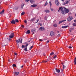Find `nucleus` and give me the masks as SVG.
<instances>
[{
	"label": "nucleus",
	"instance_id": "1a4fd4ad",
	"mask_svg": "<svg viewBox=\"0 0 76 76\" xmlns=\"http://www.w3.org/2000/svg\"><path fill=\"white\" fill-rule=\"evenodd\" d=\"M19 73L18 72H14V75H19Z\"/></svg>",
	"mask_w": 76,
	"mask_h": 76
},
{
	"label": "nucleus",
	"instance_id": "3c124183",
	"mask_svg": "<svg viewBox=\"0 0 76 76\" xmlns=\"http://www.w3.org/2000/svg\"><path fill=\"white\" fill-rule=\"evenodd\" d=\"M44 62H45V61H42V63H44Z\"/></svg>",
	"mask_w": 76,
	"mask_h": 76
},
{
	"label": "nucleus",
	"instance_id": "09e8293b",
	"mask_svg": "<svg viewBox=\"0 0 76 76\" xmlns=\"http://www.w3.org/2000/svg\"><path fill=\"white\" fill-rule=\"evenodd\" d=\"M14 54L15 55H17V53H15Z\"/></svg>",
	"mask_w": 76,
	"mask_h": 76
},
{
	"label": "nucleus",
	"instance_id": "7ed1b4c3",
	"mask_svg": "<svg viewBox=\"0 0 76 76\" xmlns=\"http://www.w3.org/2000/svg\"><path fill=\"white\" fill-rule=\"evenodd\" d=\"M50 35L51 37H53V36H54L55 35V33L53 31H51Z\"/></svg>",
	"mask_w": 76,
	"mask_h": 76
},
{
	"label": "nucleus",
	"instance_id": "a878e982",
	"mask_svg": "<svg viewBox=\"0 0 76 76\" xmlns=\"http://www.w3.org/2000/svg\"><path fill=\"white\" fill-rule=\"evenodd\" d=\"M47 4H48V3H47V1L45 4L44 6H46V5H47Z\"/></svg>",
	"mask_w": 76,
	"mask_h": 76
},
{
	"label": "nucleus",
	"instance_id": "864d4df0",
	"mask_svg": "<svg viewBox=\"0 0 76 76\" xmlns=\"http://www.w3.org/2000/svg\"><path fill=\"white\" fill-rule=\"evenodd\" d=\"M74 22H76V20H74Z\"/></svg>",
	"mask_w": 76,
	"mask_h": 76
},
{
	"label": "nucleus",
	"instance_id": "ea45409f",
	"mask_svg": "<svg viewBox=\"0 0 76 76\" xmlns=\"http://www.w3.org/2000/svg\"><path fill=\"white\" fill-rule=\"evenodd\" d=\"M21 26L22 27V28H24V25H21Z\"/></svg>",
	"mask_w": 76,
	"mask_h": 76
},
{
	"label": "nucleus",
	"instance_id": "a211bd4d",
	"mask_svg": "<svg viewBox=\"0 0 76 76\" xmlns=\"http://www.w3.org/2000/svg\"><path fill=\"white\" fill-rule=\"evenodd\" d=\"M20 41V39H19L18 40H16V42L17 44H18V43H19Z\"/></svg>",
	"mask_w": 76,
	"mask_h": 76
},
{
	"label": "nucleus",
	"instance_id": "aec40b11",
	"mask_svg": "<svg viewBox=\"0 0 76 76\" xmlns=\"http://www.w3.org/2000/svg\"><path fill=\"white\" fill-rule=\"evenodd\" d=\"M11 23L13 24H15V21L14 20H12L11 21Z\"/></svg>",
	"mask_w": 76,
	"mask_h": 76
},
{
	"label": "nucleus",
	"instance_id": "f704fd0d",
	"mask_svg": "<svg viewBox=\"0 0 76 76\" xmlns=\"http://www.w3.org/2000/svg\"><path fill=\"white\" fill-rule=\"evenodd\" d=\"M25 45H22V48H25Z\"/></svg>",
	"mask_w": 76,
	"mask_h": 76
},
{
	"label": "nucleus",
	"instance_id": "9b49d317",
	"mask_svg": "<svg viewBox=\"0 0 76 76\" xmlns=\"http://www.w3.org/2000/svg\"><path fill=\"white\" fill-rule=\"evenodd\" d=\"M45 12L46 13H50V10H45Z\"/></svg>",
	"mask_w": 76,
	"mask_h": 76
},
{
	"label": "nucleus",
	"instance_id": "c85d7f7f",
	"mask_svg": "<svg viewBox=\"0 0 76 76\" xmlns=\"http://www.w3.org/2000/svg\"><path fill=\"white\" fill-rule=\"evenodd\" d=\"M24 14H25V12H23L21 13V15H24Z\"/></svg>",
	"mask_w": 76,
	"mask_h": 76
},
{
	"label": "nucleus",
	"instance_id": "13d9d810",
	"mask_svg": "<svg viewBox=\"0 0 76 76\" xmlns=\"http://www.w3.org/2000/svg\"><path fill=\"white\" fill-rule=\"evenodd\" d=\"M45 62H47V61H45Z\"/></svg>",
	"mask_w": 76,
	"mask_h": 76
},
{
	"label": "nucleus",
	"instance_id": "6e6552de",
	"mask_svg": "<svg viewBox=\"0 0 76 76\" xmlns=\"http://www.w3.org/2000/svg\"><path fill=\"white\" fill-rule=\"evenodd\" d=\"M66 21V20H64L61 21H60L59 22L58 24H60V23H62L63 22H65Z\"/></svg>",
	"mask_w": 76,
	"mask_h": 76
},
{
	"label": "nucleus",
	"instance_id": "b1692460",
	"mask_svg": "<svg viewBox=\"0 0 76 76\" xmlns=\"http://www.w3.org/2000/svg\"><path fill=\"white\" fill-rule=\"evenodd\" d=\"M24 51H28V50H27V48H24Z\"/></svg>",
	"mask_w": 76,
	"mask_h": 76
},
{
	"label": "nucleus",
	"instance_id": "4d7b16f0",
	"mask_svg": "<svg viewBox=\"0 0 76 76\" xmlns=\"http://www.w3.org/2000/svg\"><path fill=\"white\" fill-rule=\"evenodd\" d=\"M62 1H64V0H61Z\"/></svg>",
	"mask_w": 76,
	"mask_h": 76
},
{
	"label": "nucleus",
	"instance_id": "2eb2a0df",
	"mask_svg": "<svg viewBox=\"0 0 76 76\" xmlns=\"http://www.w3.org/2000/svg\"><path fill=\"white\" fill-rule=\"evenodd\" d=\"M31 32V31H30V30H28L27 32H26V34H30V33Z\"/></svg>",
	"mask_w": 76,
	"mask_h": 76
},
{
	"label": "nucleus",
	"instance_id": "bb28decb",
	"mask_svg": "<svg viewBox=\"0 0 76 76\" xmlns=\"http://www.w3.org/2000/svg\"><path fill=\"white\" fill-rule=\"evenodd\" d=\"M54 53H53L52 52V53H51L50 54V56H53V54H54Z\"/></svg>",
	"mask_w": 76,
	"mask_h": 76
},
{
	"label": "nucleus",
	"instance_id": "393cba45",
	"mask_svg": "<svg viewBox=\"0 0 76 76\" xmlns=\"http://www.w3.org/2000/svg\"><path fill=\"white\" fill-rule=\"evenodd\" d=\"M57 26L56 24H55L53 25V26H54V27H57Z\"/></svg>",
	"mask_w": 76,
	"mask_h": 76
},
{
	"label": "nucleus",
	"instance_id": "a18cd8bd",
	"mask_svg": "<svg viewBox=\"0 0 76 76\" xmlns=\"http://www.w3.org/2000/svg\"><path fill=\"white\" fill-rule=\"evenodd\" d=\"M28 44H26V46H25L26 47H27V46H28Z\"/></svg>",
	"mask_w": 76,
	"mask_h": 76
},
{
	"label": "nucleus",
	"instance_id": "e433bc0d",
	"mask_svg": "<svg viewBox=\"0 0 76 76\" xmlns=\"http://www.w3.org/2000/svg\"><path fill=\"white\" fill-rule=\"evenodd\" d=\"M56 57H57V56L56 55L54 56L53 57L54 58H56Z\"/></svg>",
	"mask_w": 76,
	"mask_h": 76
},
{
	"label": "nucleus",
	"instance_id": "a19ab883",
	"mask_svg": "<svg viewBox=\"0 0 76 76\" xmlns=\"http://www.w3.org/2000/svg\"><path fill=\"white\" fill-rule=\"evenodd\" d=\"M38 21H39V19L37 20V22H36V23H37V22H38Z\"/></svg>",
	"mask_w": 76,
	"mask_h": 76
},
{
	"label": "nucleus",
	"instance_id": "8fccbe9b",
	"mask_svg": "<svg viewBox=\"0 0 76 76\" xmlns=\"http://www.w3.org/2000/svg\"><path fill=\"white\" fill-rule=\"evenodd\" d=\"M23 67V66H21V68H22Z\"/></svg>",
	"mask_w": 76,
	"mask_h": 76
},
{
	"label": "nucleus",
	"instance_id": "f03ea898",
	"mask_svg": "<svg viewBox=\"0 0 76 76\" xmlns=\"http://www.w3.org/2000/svg\"><path fill=\"white\" fill-rule=\"evenodd\" d=\"M73 19V17L72 16H69L67 18V20L69 22H70Z\"/></svg>",
	"mask_w": 76,
	"mask_h": 76
},
{
	"label": "nucleus",
	"instance_id": "c9c22d12",
	"mask_svg": "<svg viewBox=\"0 0 76 76\" xmlns=\"http://www.w3.org/2000/svg\"><path fill=\"white\" fill-rule=\"evenodd\" d=\"M45 20H47V16L45 17Z\"/></svg>",
	"mask_w": 76,
	"mask_h": 76
},
{
	"label": "nucleus",
	"instance_id": "49530a36",
	"mask_svg": "<svg viewBox=\"0 0 76 76\" xmlns=\"http://www.w3.org/2000/svg\"><path fill=\"white\" fill-rule=\"evenodd\" d=\"M29 0H26V1L27 2H28L29 1Z\"/></svg>",
	"mask_w": 76,
	"mask_h": 76
},
{
	"label": "nucleus",
	"instance_id": "58836bf2",
	"mask_svg": "<svg viewBox=\"0 0 76 76\" xmlns=\"http://www.w3.org/2000/svg\"><path fill=\"white\" fill-rule=\"evenodd\" d=\"M60 34H59L57 35V37H60Z\"/></svg>",
	"mask_w": 76,
	"mask_h": 76
},
{
	"label": "nucleus",
	"instance_id": "4be33fe9",
	"mask_svg": "<svg viewBox=\"0 0 76 76\" xmlns=\"http://www.w3.org/2000/svg\"><path fill=\"white\" fill-rule=\"evenodd\" d=\"M30 1L31 3H34V1L33 0H30Z\"/></svg>",
	"mask_w": 76,
	"mask_h": 76
},
{
	"label": "nucleus",
	"instance_id": "f257e3e1",
	"mask_svg": "<svg viewBox=\"0 0 76 76\" xmlns=\"http://www.w3.org/2000/svg\"><path fill=\"white\" fill-rule=\"evenodd\" d=\"M59 10H60L61 13L63 15H66V13H67L69 12V9H67L64 7H59Z\"/></svg>",
	"mask_w": 76,
	"mask_h": 76
},
{
	"label": "nucleus",
	"instance_id": "4468645a",
	"mask_svg": "<svg viewBox=\"0 0 76 76\" xmlns=\"http://www.w3.org/2000/svg\"><path fill=\"white\" fill-rule=\"evenodd\" d=\"M68 27H69V26H62V28H68Z\"/></svg>",
	"mask_w": 76,
	"mask_h": 76
},
{
	"label": "nucleus",
	"instance_id": "5701e85b",
	"mask_svg": "<svg viewBox=\"0 0 76 76\" xmlns=\"http://www.w3.org/2000/svg\"><path fill=\"white\" fill-rule=\"evenodd\" d=\"M32 48H33V46H32L31 47H30L29 48V49L30 50H31Z\"/></svg>",
	"mask_w": 76,
	"mask_h": 76
},
{
	"label": "nucleus",
	"instance_id": "6ab92c4d",
	"mask_svg": "<svg viewBox=\"0 0 76 76\" xmlns=\"http://www.w3.org/2000/svg\"><path fill=\"white\" fill-rule=\"evenodd\" d=\"M4 10H3L2 11L0 12L1 15H3L4 13Z\"/></svg>",
	"mask_w": 76,
	"mask_h": 76
},
{
	"label": "nucleus",
	"instance_id": "0eeeda50",
	"mask_svg": "<svg viewBox=\"0 0 76 76\" xmlns=\"http://www.w3.org/2000/svg\"><path fill=\"white\" fill-rule=\"evenodd\" d=\"M13 37H14V34L13 33H12L11 35L9 36V37L12 38Z\"/></svg>",
	"mask_w": 76,
	"mask_h": 76
},
{
	"label": "nucleus",
	"instance_id": "0e129e2a",
	"mask_svg": "<svg viewBox=\"0 0 76 76\" xmlns=\"http://www.w3.org/2000/svg\"><path fill=\"white\" fill-rule=\"evenodd\" d=\"M24 63H26V62H24Z\"/></svg>",
	"mask_w": 76,
	"mask_h": 76
},
{
	"label": "nucleus",
	"instance_id": "680f3d73",
	"mask_svg": "<svg viewBox=\"0 0 76 76\" xmlns=\"http://www.w3.org/2000/svg\"><path fill=\"white\" fill-rule=\"evenodd\" d=\"M69 31H70V32H71V30H69Z\"/></svg>",
	"mask_w": 76,
	"mask_h": 76
},
{
	"label": "nucleus",
	"instance_id": "338daca9",
	"mask_svg": "<svg viewBox=\"0 0 76 76\" xmlns=\"http://www.w3.org/2000/svg\"><path fill=\"white\" fill-rule=\"evenodd\" d=\"M54 74H56V73H55Z\"/></svg>",
	"mask_w": 76,
	"mask_h": 76
},
{
	"label": "nucleus",
	"instance_id": "39448f33",
	"mask_svg": "<svg viewBox=\"0 0 76 76\" xmlns=\"http://www.w3.org/2000/svg\"><path fill=\"white\" fill-rule=\"evenodd\" d=\"M45 28H44L42 27H41L39 28V30H40V31H44V30H45Z\"/></svg>",
	"mask_w": 76,
	"mask_h": 76
},
{
	"label": "nucleus",
	"instance_id": "7c9ffc66",
	"mask_svg": "<svg viewBox=\"0 0 76 76\" xmlns=\"http://www.w3.org/2000/svg\"><path fill=\"white\" fill-rule=\"evenodd\" d=\"M65 68H66V66H64V65L63 66V69H64Z\"/></svg>",
	"mask_w": 76,
	"mask_h": 76
},
{
	"label": "nucleus",
	"instance_id": "473e14b6",
	"mask_svg": "<svg viewBox=\"0 0 76 76\" xmlns=\"http://www.w3.org/2000/svg\"><path fill=\"white\" fill-rule=\"evenodd\" d=\"M39 25H40V26H41L42 25V24L40 23H39Z\"/></svg>",
	"mask_w": 76,
	"mask_h": 76
},
{
	"label": "nucleus",
	"instance_id": "f8f14e48",
	"mask_svg": "<svg viewBox=\"0 0 76 76\" xmlns=\"http://www.w3.org/2000/svg\"><path fill=\"white\" fill-rule=\"evenodd\" d=\"M31 7H37V5L35 4H34L33 5H32L31 6Z\"/></svg>",
	"mask_w": 76,
	"mask_h": 76
},
{
	"label": "nucleus",
	"instance_id": "e2e57ef3",
	"mask_svg": "<svg viewBox=\"0 0 76 76\" xmlns=\"http://www.w3.org/2000/svg\"><path fill=\"white\" fill-rule=\"evenodd\" d=\"M9 61H10V60H9Z\"/></svg>",
	"mask_w": 76,
	"mask_h": 76
},
{
	"label": "nucleus",
	"instance_id": "5fc2aeb1",
	"mask_svg": "<svg viewBox=\"0 0 76 76\" xmlns=\"http://www.w3.org/2000/svg\"><path fill=\"white\" fill-rule=\"evenodd\" d=\"M57 32H58V33H59V31H57Z\"/></svg>",
	"mask_w": 76,
	"mask_h": 76
},
{
	"label": "nucleus",
	"instance_id": "f3484780",
	"mask_svg": "<svg viewBox=\"0 0 76 76\" xmlns=\"http://www.w3.org/2000/svg\"><path fill=\"white\" fill-rule=\"evenodd\" d=\"M24 5H25V4H21V7L22 9H23V6H24Z\"/></svg>",
	"mask_w": 76,
	"mask_h": 76
},
{
	"label": "nucleus",
	"instance_id": "72a5a7b5",
	"mask_svg": "<svg viewBox=\"0 0 76 76\" xmlns=\"http://www.w3.org/2000/svg\"><path fill=\"white\" fill-rule=\"evenodd\" d=\"M20 43H22V39H21V40H20Z\"/></svg>",
	"mask_w": 76,
	"mask_h": 76
},
{
	"label": "nucleus",
	"instance_id": "37998d69",
	"mask_svg": "<svg viewBox=\"0 0 76 76\" xmlns=\"http://www.w3.org/2000/svg\"><path fill=\"white\" fill-rule=\"evenodd\" d=\"M24 22L25 23H26L27 22L26 21V20H24Z\"/></svg>",
	"mask_w": 76,
	"mask_h": 76
},
{
	"label": "nucleus",
	"instance_id": "20e7f679",
	"mask_svg": "<svg viewBox=\"0 0 76 76\" xmlns=\"http://www.w3.org/2000/svg\"><path fill=\"white\" fill-rule=\"evenodd\" d=\"M49 4H50V10H51V11H53V9L51 8V6L52 5V4H51V1H49Z\"/></svg>",
	"mask_w": 76,
	"mask_h": 76
},
{
	"label": "nucleus",
	"instance_id": "774afa93",
	"mask_svg": "<svg viewBox=\"0 0 76 76\" xmlns=\"http://www.w3.org/2000/svg\"><path fill=\"white\" fill-rule=\"evenodd\" d=\"M6 45H5V46H6Z\"/></svg>",
	"mask_w": 76,
	"mask_h": 76
},
{
	"label": "nucleus",
	"instance_id": "9d476101",
	"mask_svg": "<svg viewBox=\"0 0 76 76\" xmlns=\"http://www.w3.org/2000/svg\"><path fill=\"white\" fill-rule=\"evenodd\" d=\"M36 30V29L35 28L32 29L31 30V32H33V34H34V32Z\"/></svg>",
	"mask_w": 76,
	"mask_h": 76
},
{
	"label": "nucleus",
	"instance_id": "423d86ee",
	"mask_svg": "<svg viewBox=\"0 0 76 76\" xmlns=\"http://www.w3.org/2000/svg\"><path fill=\"white\" fill-rule=\"evenodd\" d=\"M55 3L57 6H58L59 5V3L58 2V1L57 0H56L55 1Z\"/></svg>",
	"mask_w": 76,
	"mask_h": 76
},
{
	"label": "nucleus",
	"instance_id": "412c9836",
	"mask_svg": "<svg viewBox=\"0 0 76 76\" xmlns=\"http://www.w3.org/2000/svg\"><path fill=\"white\" fill-rule=\"evenodd\" d=\"M18 7H15L14 8V10H18Z\"/></svg>",
	"mask_w": 76,
	"mask_h": 76
},
{
	"label": "nucleus",
	"instance_id": "ddd939ff",
	"mask_svg": "<svg viewBox=\"0 0 76 76\" xmlns=\"http://www.w3.org/2000/svg\"><path fill=\"white\" fill-rule=\"evenodd\" d=\"M56 72H57V73H60V69H57L56 68Z\"/></svg>",
	"mask_w": 76,
	"mask_h": 76
},
{
	"label": "nucleus",
	"instance_id": "603ef678",
	"mask_svg": "<svg viewBox=\"0 0 76 76\" xmlns=\"http://www.w3.org/2000/svg\"><path fill=\"white\" fill-rule=\"evenodd\" d=\"M60 10H58V12H60Z\"/></svg>",
	"mask_w": 76,
	"mask_h": 76
},
{
	"label": "nucleus",
	"instance_id": "6e6d98bb",
	"mask_svg": "<svg viewBox=\"0 0 76 76\" xmlns=\"http://www.w3.org/2000/svg\"><path fill=\"white\" fill-rule=\"evenodd\" d=\"M73 38H72V39H71V41H72V40H73Z\"/></svg>",
	"mask_w": 76,
	"mask_h": 76
},
{
	"label": "nucleus",
	"instance_id": "bf43d9fd",
	"mask_svg": "<svg viewBox=\"0 0 76 76\" xmlns=\"http://www.w3.org/2000/svg\"><path fill=\"white\" fill-rule=\"evenodd\" d=\"M61 71H63V69H61Z\"/></svg>",
	"mask_w": 76,
	"mask_h": 76
},
{
	"label": "nucleus",
	"instance_id": "052dcab7",
	"mask_svg": "<svg viewBox=\"0 0 76 76\" xmlns=\"http://www.w3.org/2000/svg\"><path fill=\"white\" fill-rule=\"evenodd\" d=\"M43 55H44V56H45V54H44Z\"/></svg>",
	"mask_w": 76,
	"mask_h": 76
},
{
	"label": "nucleus",
	"instance_id": "de8ad7c7",
	"mask_svg": "<svg viewBox=\"0 0 76 76\" xmlns=\"http://www.w3.org/2000/svg\"><path fill=\"white\" fill-rule=\"evenodd\" d=\"M49 41H50L49 40L47 41V42L48 43V42H49Z\"/></svg>",
	"mask_w": 76,
	"mask_h": 76
},
{
	"label": "nucleus",
	"instance_id": "4c0bfd02",
	"mask_svg": "<svg viewBox=\"0 0 76 76\" xmlns=\"http://www.w3.org/2000/svg\"><path fill=\"white\" fill-rule=\"evenodd\" d=\"M7 39H8L9 41H10V39H11L10 38H7Z\"/></svg>",
	"mask_w": 76,
	"mask_h": 76
},
{
	"label": "nucleus",
	"instance_id": "dca6fc26",
	"mask_svg": "<svg viewBox=\"0 0 76 76\" xmlns=\"http://www.w3.org/2000/svg\"><path fill=\"white\" fill-rule=\"evenodd\" d=\"M69 3V1H66L63 4V5H65V4H67V3Z\"/></svg>",
	"mask_w": 76,
	"mask_h": 76
},
{
	"label": "nucleus",
	"instance_id": "2f4dec72",
	"mask_svg": "<svg viewBox=\"0 0 76 76\" xmlns=\"http://www.w3.org/2000/svg\"><path fill=\"white\" fill-rule=\"evenodd\" d=\"M12 66L13 67H16V65L15 64H13Z\"/></svg>",
	"mask_w": 76,
	"mask_h": 76
},
{
	"label": "nucleus",
	"instance_id": "c756f323",
	"mask_svg": "<svg viewBox=\"0 0 76 76\" xmlns=\"http://www.w3.org/2000/svg\"><path fill=\"white\" fill-rule=\"evenodd\" d=\"M73 26H76V23H74L73 24Z\"/></svg>",
	"mask_w": 76,
	"mask_h": 76
},
{
	"label": "nucleus",
	"instance_id": "c03bdc74",
	"mask_svg": "<svg viewBox=\"0 0 76 76\" xmlns=\"http://www.w3.org/2000/svg\"><path fill=\"white\" fill-rule=\"evenodd\" d=\"M68 48H72L71 46H69L68 47Z\"/></svg>",
	"mask_w": 76,
	"mask_h": 76
},
{
	"label": "nucleus",
	"instance_id": "79ce46f5",
	"mask_svg": "<svg viewBox=\"0 0 76 76\" xmlns=\"http://www.w3.org/2000/svg\"><path fill=\"white\" fill-rule=\"evenodd\" d=\"M39 40L40 41H42L43 40L42 39H39Z\"/></svg>",
	"mask_w": 76,
	"mask_h": 76
},
{
	"label": "nucleus",
	"instance_id": "69168bd1",
	"mask_svg": "<svg viewBox=\"0 0 76 76\" xmlns=\"http://www.w3.org/2000/svg\"><path fill=\"white\" fill-rule=\"evenodd\" d=\"M61 51H62V50H61Z\"/></svg>",
	"mask_w": 76,
	"mask_h": 76
},
{
	"label": "nucleus",
	"instance_id": "cd10ccee",
	"mask_svg": "<svg viewBox=\"0 0 76 76\" xmlns=\"http://www.w3.org/2000/svg\"><path fill=\"white\" fill-rule=\"evenodd\" d=\"M15 22H19V21L18 20V19H16L15 20Z\"/></svg>",
	"mask_w": 76,
	"mask_h": 76
}]
</instances>
